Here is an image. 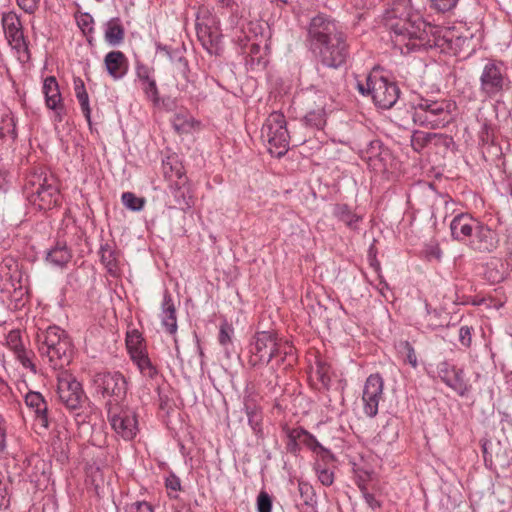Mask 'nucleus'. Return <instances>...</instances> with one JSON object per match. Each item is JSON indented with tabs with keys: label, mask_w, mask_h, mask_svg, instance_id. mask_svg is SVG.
<instances>
[{
	"label": "nucleus",
	"mask_w": 512,
	"mask_h": 512,
	"mask_svg": "<svg viewBox=\"0 0 512 512\" xmlns=\"http://www.w3.org/2000/svg\"><path fill=\"white\" fill-rule=\"evenodd\" d=\"M386 26L394 45L402 52L438 47L453 53L461 51L469 39L455 27H440L425 22L411 6V0H396L386 12Z\"/></svg>",
	"instance_id": "f257e3e1"
},
{
	"label": "nucleus",
	"mask_w": 512,
	"mask_h": 512,
	"mask_svg": "<svg viewBox=\"0 0 512 512\" xmlns=\"http://www.w3.org/2000/svg\"><path fill=\"white\" fill-rule=\"evenodd\" d=\"M308 40L323 65L337 68L345 63L348 57L346 36L333 19L324 14L313 17L308 26Z\"/></svg>",
	"instance_id": "f03ea898"
},
{
	"label": "nucleus",
	"mask_w": 512,
	"mask_h": 512,
	"mask_svg": "<svg viewBox=\"0 0 512 512\" xmlns=\"http://www.w3.org/2000/svg\"><path fill=\"white\" fill-rule=\"evenodd\" d=\"M450 232L453 240L476 254L492 253L500 244V236L495 229L468 213L454 216L450 222Z\"/></svg>",
	"instance_id": "7ed1b4c3"
},
{
	"label": "nucleus",
	"mask_w": 512,
	"mask_h": 512,
	"mask_svg": "<svg viewBox=\"0 0 512 512\" xmlns=\"http://www.w3.org/2000/svg\"><path fill=\"white\" fill-rule=\"evenodd\" d=\"M273 359L275 363L272 369L279 368L285 361H288L285 369L292 366L296 360L293 346L273 331L255 333L249 344V365L260 368L268 365Z\"/></svg>",
	"instance_id": "20e7f679"
},
{
	"label": "nucleus",
	"mask_w": 512,
	"mask_h": 512,
	"mask_svg": "<svg viewBox=\"0 0 512 512\" xmlns=\"http://www.w3.org/2000/svg\"><path fill=\"white\" fill-rule=\"evenodd\" d=\"M411 107L412 119L416 125L437 129L452 121L456 104L449 99L434 100L417 95L411 100Z\"/></svg>",
	"instance_id": "39448f33"
},
{
	"label": "nucleus",
	"mask_w": 512,
	"mask_h": 512,
	"mask_svg": "<svg viewBox=\"0 0 512 512\" xmlns=\"http://www.w3.org/2000/svg\"><path fill=\"white\" fill-rule=\"evenodd\" d=\"M26 189L31 204L40 211L51 210L61 203L58 180L45 168H34L29 173Z\"/></svg>",
	"instance_id": "423d86ee"
},
{
	"label": "nucleus",
	"mask_w": 512,
	"mask_h": 512,
	"mask_svg": "<svg viewBox=\"0 0 512 512\" xmlns=\"http://www.w3.org/2000/svg\"><path fill=\"white\" fill-rule=\"evenodd\" d=\"M39 352L53 369H62L73 358V345L67 333L58 326H49L37 335Z\"/></svg>",
	"instance_id": "0eeeda50"
},
{
	"label": "nucleus",
	"mask_w": 512,
	"mask_h": 512,
	"mask_svg": "<svg viewBox=\"0 0 512 512\" xmlns=\"http://www.w3.org/2000/svg\"><path fill=\"white\" fill-rule=\"evenodd\" d=\"M511 87L508 68L502 60L487 59L480 77L479 91L485 98L493 99Z\"/></svg>",
	"instance_id": "6e6552de"
},
{
	"label": "nucleus",
	"mask_w": 512,
	"mask_h": 512,
	"mask_svg": "<svg viewBox=\"0 0 512 512\" xmlns=\"http://www.w3.org/2000/svg\"><path fill=\"white\" fill-rule=\"evenodd\" d=\"M261 138L272 156L281 157L288 151L290 135L283 113L273 111L269 114L262 125Z\"/></svg>",
	"instance_id": "1a4fd4ad"
},
{
	"label": "nucleus",
	"mask_w": 512,
	"mask_h": 512,
	"mask_svg": "<svg viewBox=\"0 0 512 512\" xmlns=\"http://www.w3.org/2000/svg\"><path fill=\"white\" fill-rule=\"evenodd\" d=\"M358 88L362 94H365V92L371 94L374 103L382 109H390L397 102L400 93L395 82L390 81L378 72L369 74L366 88L363 84H359Z\"/></svg>",
	"instance_id": "9d476101"
},
{
	"label": "nucleus",
	"mask_w": 512,
	"mask_h": 512,
	"mask_svg": "<svg viewBox=\"0 0 512 512\" xmlns=\"http://www.w3.org/2000/svg\"><path fill=\"white\" fill-rule=\"evenodd\" d=\"M108 421L115 434L125 441L133 440L140 431L138 414L128 406L110 405Z\"/></svg>",
	"instance_id": "9b49d317"
},
{
	"label": "nucleus",
	"mask_w": 512,
	"mask_h": 512,
	"mask_svg": "<svg viewBox=\"0 0 512 512\" xmlns=\"http://www.w3.org/2000/svg\"><path fill=\"white\" fill-rule=\"evenodd\" d=\"M1 24L5 38L18 60L23 63L27 62L30 54L20 16L13 10L4 12L1 17Z\"/></svg>",
	"instance_id": "f8f14e48"
},
{
	"label": "nucleus",
	"mask_w": 512,
	"mask_h": 512,
	"mask_svg": "<svg viewBox=\"0 0 512 512\" xmlns=\"http://www.w3.org/2000/svg\"><path fill=\"white\" fill-rule=\"evenodd\" d=\"M300 97L307 111L303 118L305 126L317 130L323 129L326 124V107L329 101L327 94L310 88L304 91Z\"/></svg>",
	"instance_id": "ddd939ff"
},
{
	"label": "nucleus",
	"mask_w": 512,
	"mask_h": 512,
	"mask_svg": "<svg viewBox=\"0 0 512 512\" xmlns=\"http://www.w3.org/2000/svg\"><path fill=\"white\" fill-rule=\"evenodd\" d=\"M95 390L102 397H113L116 401L123 400L127 394V380L118 371L98 372L92 378Z\"/></svg>",
	"instance_id": "4468645a"
},
{
	"label": "nucleus",
	"mask_w": 512,
	"mask_h": 512,
	"mask_svg": "<svg viewBox=\"0 0 512 512\" xmlns=\"http://www.w3.org/2000/svg\"><path fill=\"white\" fill-rule=\"evenodd\" d=\"M57 394L61 403L70 410L80 408L86 399L81 383L67 372L58 375Z\"/></svg>",
	"instance_id": "2eb2a0df"
},
{
	"label": "nucleus",
	"mask_w": 512,
	"mask_h": 512,
	"mask_svg": "<svg viewBox=\"0 0 512 512\" xmlns=\"http://www.w3.org/2000/svg\"><path fill=\"white\" fill-rule=\"evenodd\" d=\"M0 289L8 295L22 296L25 293L23 273L13 258H5L0 264Z\"/></svg>",
	"instance_id": "dca6fc26"
},
{
	"label": "nucleus",
	"mask_w": 512,
	"mask_h": 512,
	"mask_svg": "<svg viewBox=\"0 0 512 512\" xmlns=\"http://www.w3.org/2000/svg\"><path fill=\"white\" fill-rule=\"evenodd\" d=\"M384 380L380 374H371L365 381L362 393L363 412L374 418L378 413L380 400L383 398Z\"/></svg>",
	"instance_id": "f3484780"
},
{
	"label": "nucleus",
	"mask_w": 512,
	"mask_h": 512,
	"mask_svg": "<svg viewBox=\"0 0 512 512\" xmlns=\"http://www.w3.org/2000/svg\"><path fill=\"white\" fill-rule=\"evenodd\" d=\"M42 93L44 95L46 108L53 112V121L56 123L62 122L66 114L65 103L60 92L58 81L54 76L44 78Z\"/></svg>",
	"instance_id": "a211bd4d"
},
{
	"label": "nucleus",
	"mask_w": 512,
	"mask_h": 512,
	"mask_svg": "<svg viewBox=\"0 0 512 512\" xmlns=\"http://www.w3.org/2000/svg\"><path fill=\"white\" fill-rule=\"evenodd\" d=\"M438 375L440 379L458 395L465 396L470 391L471 386L465 379V374L462 369L445 361L439 364Z\"/></svg>",
	"instance_id": "6ab92c4d"
},
{
	"label": "nucleus",
	"mask_w": 512,
	"mask_h": 512,
	"mask_svg": "<svg viewBox=\"0 0 512 512\" xmlns=\"http://www.w3.org/2000/svg\"><path fill=\"white\" fill-rule=\"evenodd\" d=\"M135 73L146 98L153 104L158 105L160 94L154 77V69L138 62L135 67Z\"/></svg>",
	"instance_id": "aec40b11"
},
{
	"label": "nucleus",
	"mask_w": 512,
	"mask_h": 512,
	"mask_svg": "<svg viewBox=\"0 0 512 512\" xmlns=\"http://www.w3.org/2000/svg\"><path fill=\"white\" fill-rule=\"evenodd\" d=\"M25 404L33 413L34 421L40 427L47 429L49 427L48 405L40 392L29 391L25 395Z\"/></svg>",
	"instance_id": "412c9836"
},
{
	"label": "nucleus",
	"mask_w": 512,
	"mask_h": 512,
	"mask_svg": "<svg viewBox=\"0 0 512 512\" xmlns=\"http://www.w3.org/2000/svg\"><path fill=\"white\" fill-rule=\"evenodd\" d=\"M104 65L108 74L114 80L122 79L128 70V61L123 52L119 50L110 51L104 57Z\"/></svg>",
	"instance_id": "4be33fe9"
},
{
	"label": "nucleus",
	"mask_w": 512,
	"mask_h": 512,
	"mask_svg": "<svg viewBox=\"0 0 512 512\" xmlns=\"http://www.w3.org/2000/svg\"><path fill=\"white\" fill-rule=\"evenodd\" d=\"M160 318L162 326L165 328V330L169 334L175 335L178 328L176 308L173 302V298L167 290H165L163 295Z\"/></svg>",
	"instance_id": "5701e85b"
},
{
	"label": "nucleus",
	"mask_w": 512,
	"mask_h": 512,
	"mask_svg": "<svg viewBox=\"0 0 512 512\" xmlns=\"http://www.w3.org/2000/svg\"><path fill=\"white\" fill-rule=\"evenodd\" d=\"M197 36L203 48L209 54H219L221 50V34L218 29L197 25Z\"/></svg>",
	"instance_id": "b1692460"
},
{
	"label": "nucleus",
	"mask_w": 512,
	"mask_h": 512,
	"mask_svg": "<svg viewBox=\"0 0 512 512\" xmlns=\"http://www.w3.org/2000/svg\"><path fill=\"white\" fill-rule=\"evenodd\" d=\"M434 142L435 144L441 143L446 147H449L453 142V139L444 134L415 131L412 135L411 144L415 151H421L428 144Z\"/></svg>",
	"instance_id": "393cba45"
},
{
	"label": "nucleus",
	"mask_w": 512,
	"mask_h": 512,
	"mask_svg": "<svg viewBox=\"0 0 512 512\" xmlns=\"http://www.w3.org/2000/svg\"><path fill=\"white\" fill-rule=\"evenodd\" d=\"M124 35V28L119 18H112L106 23L104 38L108 44L112 46L119 45L124 40Z\"/></svg>",
	"instance_id": "a878e982"
},
{
	"label": "nucleus",
	"mask_w": 512,
	"mask_h": 512,
	"mask_svg": "<svg viewBox=\"0 0 512 512\" xmlns=\"http://www.w3.org/2000/svg\"><path fill=\"white\" fill-rule=\"evenodd\" d=\"M130 359L136 365L143 377L153 379L158 375V368L150 359L148 351L137 354Z\"/></svg>",
	"instance_id": "bb28decb"
},
{
	"label": "nucleus",
	"mask_w": 512,
	"mask_h": 512,
	"mask_svg": "<svg viewBox=\"0 0 512 512\" xmlns=\"http://www.w3.org/2000/svg\"><path fill=\"white\" fill-rule=\"evenodd\" d=\"M333 215L350 229L356 230L361 217L355 214L347 204H336L333 208Z\"/></svg>",
	"instance_id": "cd10ccee"
},
{
	"label": "nucleus",
	"mask_w": 512,
	"mask_h": 512,
	"mask_svg": "<svg viewBox=\"0 0 512 512\" xmlns=\"http://www.w3.org/2000/svg\"><path fill=\"white\" fill-rule=\"evenodd\" d=\"M126 348L130 358L147 351L145 340L138 330L133 329L127 332Z\"/></svg>",
	"instance_id": "c85d7f7f"
},
{
	"label": "nucleus",
	"mask_w": 512,
	"mask_h": 512,
	"mask_svg": "<svg viewBox=\"0 0 512 512\" xmlns=\"http://www.w3.org/2000/svg\"><path fill=\"white\" fill-rule=\"evenodd\" d=\"M171 122L175 131L179 134L189 133L198 124L188 112L176 113Z\"/></svg>",
	"instance_id": "c756f323"
},
{
	"label": "nucleus",
	"mask_w": 512,
	"mask_h": 512,
	"mask_svg": "<svg viewBox=\"0 0 512 512\" xmlns=\"http://www.w3.org/2000/svg\"><path fill=\"white\" fill-rule=\"evenodd\" d=\"M70 259L71 253L66 245L57 244L47 255V261L57 267L65 266Z\"/></svg>",
	"instance_id": "7c9ffc66"
},
{
	"label": "nucleus",
	"mask_w": 512,
	"mask_h": 512,
	"mask_svg": "<svg viewBox=\"0 0 512 512\" xmlns=\"http://www.w3.org/2000/svg\"><path fill=\"white\" fill-rule=\"evenodd\" d=\"M316 367L312 371V377L321 384V387L328 389L331 384V368L323 360H316Z\"/></svg>",
	"instance_id": "2f4dec72"
},
{
	"label": "nucleus",
	"mask_w": 512,
	"mask_h": 512,
	"mask_svg": "<svg viewBox=\"0 0 512 512\" xmlns=\"http://www.w3.org/2000/svg\"><path fill=\"white\" fill-rule=\"evenodd\" d=\"M100 254L101 262L106 267L107 271L111 274H115L118 269L116 252L106 245L101 247Z\"/></svg>",
	"instance_id": "473e14b6"
},
{
	"label": "nucleus",
	"mask_w": 512,
	"mask_h": 512,
	"mask_svg": "<svg viewBox=\"0 0 512 512\" xmlns=\"http://www.w3.org/2000/svg\"><path fill=\"white\" fill-rule=\"evenodd\" d=\"M246 415L248 417V423L255 433H259L262 428V412L257 405L246 404L245 405Z\"/></svg>",
	"instance_id": "72a5a7b5"
},
{
	"label": "nucleus",
	"mask_w": 512,
	"mask_h": 512,
	"mask_svg": "<svg viewBox=\"0 0 512 512\" xmlns=\"http://www.w3.org/2000/svg\"><path fill=\"white\" fill-rule=\"evenodd\" d=\"M157 50L163 52L171 62L175 63L181 73L186 77L188 72V62L178 51H171L167 46H157Z\"/></svg>",
	"instance_id": "f704fd0d"
},
{
	"label": "nucleus",
	"mask_w": 512,
	"mask_h": 512,
	"mask_svg": "<svg viewBox=\"0 0 512 512\" xmlns=\"http://www.w3.org/2000/svg\"><path fill=\"white\" fill-rule=\"evenodd\" d=\"M123 205L131 211H141L145 205V199L137 197L132 192H124L121 196Z\"/></svg>",
	"instance_id": "c9c22d12"
},
{
	"label": "nucleus",
	"mask_w": 512,
	"mask_h": 512,
	"mask_svg": "<svg viewBox=\"0 0 512 512\" xmlns=\"http://www.w3.org/2000/svg\"><path fill=\"white\" fill-rule=\"evenodd\" d=\"M234 329L228 322H223L220 325L218 340L224 350L229 353V347L232 346V336Z\"/></svg>",
	"instance_id": "e433bc0d"
},
{
	"label": "nucleus",
	"mask_w": 512,
	"mask_h": 512,
	"mask_svg": "<svg viewBox=\"0 0 512 512\" xmlns=\"http://www.w3.org/2000/svg\"><path fill=\"white\" fill-rule=\"evenodd\" d=\"M400 351L405 354L404 361L408 363L412 368H417L418 358L415 349L408 341H403L399 345Z\"/></svg>",
	"instance_id": "4c0bfd02"
},
{
	"label": "nucleus",
	"mask_w": 512,
	"mask_h": 512,
	"mask_svg": "<svg viewBox=\"0 0 512 512\" xmlns=\"http://www.w3.org/2000/svg\"><path fill=\"white\" fill-rule=\"evenodd\" d=\"M16 359L21 363V365L33 373H36V366L33 363L34 353L30 350H26L25 348L21 349L19 352L14 354Z\"/></svg>",
	"instance_id": "58836bf2"
},
{
	"label": "nucleus",
	"mask_w": 512,
	"mask_h": 512,
	"mask_svg": "<svg viewBox=\"0 0 512 512\" xmlns=\"http://www.w3.org/2000/svg\"><path fill=\"white\" fill-rule=\"evenodd\" d=\"M382 143L378 140L371 141L366 152V159L370 165L376 166L375 161L379 157L382 160Z\"/></svg>",
	"instance_id": "ea45409f"
},
{
	"label": "nucleus",
	"mask_w": 512,
	"mask_h": 512,
	"mask_svg": "<svg viewBox=\"0 0 512 512\" xmlns=\"http://www.w3.org/2000/svg\"><path fill=\"white\" fill-rule=\"evenodd\" d=\"M7 347L15 354L24 348L21 335L18 330H12L6 337Z\"/></svg>",
	"instance_id": "a19ab883"
},
{
	"label": "nucleus",
	"mask_w": 512,
	"mask_h": 512,
	"mask_svg": "<svg viewBox=\"0 0 512 512\" xmlns=\"http://www.w3.org/2000/svg\"><path fill=\"white\" fill-rule=\"evenodd\" d=\"M314 470L317 474L319 481L324 486H331L333 484V482H334V472L333 471H331L330 469H328L320 464H316L314 467Z\"/></svg>",
	"instance_id": "79ce46f5"
},
{
	"label": "nucleus",
	"mask_w": 512,
	"mask_h": 512,
	"mask_svg": "<svg viewBox=\"0 0 512 512\" xmlns=\"http://www.w3.org/2000/svg\"><path fill=\"white\" fill-rule=\"evenodd\" d=\"M257 511L272 512V499L266 491H261L257 496Z\"/></svg>",
	"instance_id": "37998d69"
},
{
	"label": "nucleus",
	"mask_w": 512,
	"mask_h": 512,
	"mask_svg": "<svg viewBox=\"0 0 512 512\" xmlns=\"http://www.w3.org/2000/svg\"><path fill=\"white\" fill-rule=\"evenodd\" d=\"M76 98L79 102L81 111H82L86 121L88 122L89 125H91V108H90L88 93L86 92L83 94L76 95Z\"/></svg>",
	"instance_id": "c03bdc74"
},
{
	"label": "nucleus",
	"mask_w": 512,
	"mask_h": 512,
	"mask_svg": "<svg viewBox=\"0 0 512 512\" xmlns=\"http://www.w3.org/2000/svg\"><path fill=\"white\" fill-rule=\"evenodd\" d=\"M459 0H431V7L438 12H448L456 7Z\"/></svg>",
	"instance_id": "a18cd8bd"
},
{
	"label": "nucleus",
	"mask_w": 512,
	"mask_h": 512,
	"mask_svg": "<svg viewBox=\"0 0 512 512\" xmlns=\"http://www.w3.org/2000/svg\"><path fill=\"white\" fill-rule=\"evenodd\" d=\"M17 6L25 13L32 15L34 14L40 5L41 0H15Z\"/></svg>",
	"instance_id": "49530a36"
},
{
	"label": "nucleus",
	"mask_w": 512,
	"mask_h": 512,
	"mask_svg": "<svg viewBox=\"0 0 512 512\" xmlns=\"http://www.w3.org/2000/svg\"><path fill=\"white\" fill-rule=\"evenodd\" d=\"M288 437L294 442L297 440L306 441L307 439L312 440L313 442H316V439L314 436H312L306 430H304L303 428H300V427L291 429L288 433Z\"/></svg>",
	"instance_id": "de8ad7c7"
},
{
	"label": "nucleus",
	"mask_w": 512,
	"mask_h": 512,
	"mask_svg": "<svg viewBox=\"0 0 512 512\" xmlns=\"http://www.w3.org/2000/svg\"><path fill=\"white\" fill-rule=\"evenodd\" d=\"M360 491L362 493V496L366 502V504L372 509L376 510L381 507L380 501L376 499V497L369 493L367 488L364 485H359Z\"/></svg>",
	"instance_id": "09e8293b"
},
{
	"label": "nucleus",
	"mask_w": 512,
	"mask_h": 512,
	"mask_svg": "<svg viewBox=\"0 0 512 512\" xmlns=\"http://www.w3.org/2000/svg\"><path fill=\"white\" fill-rule=\"evenodd\" d=\"M459 341L460 343L468 348L472 343V329L469 326H462L459 329Z\"/></svg>",
	"instance_id": "8fccbe9b"
},
{
	"label": "nucleus",
	"mask_w": 512,
	"mask_h": 512,
	"mask_svg": "<svg viewBox=\"0 0 512 512\" xmlns=\"http://www.w3.org/2000/svg\"><path fill=\"white\" fill-rule=\"evenodd\" d=\"M125 512H153L150 504L144 501H137L130 505H127Z\"/></svg>",
	"instance_id": "3c124183"
},
{
	"label": "nucleus",
	"mask_w": 512,
	"mask_h": 512,
	"mask_svg": "<svg viewBox=\"0 0 512 512\" xmlns=\"http://www.w3.org/2000/svg\"><path fill=\"white\" fill-rule=\"evenodd\" d=\"M165 486L169 491L178 492L181 489L180 479L176 475L171 474L166 478Z\"/></svg>",
	"instance_id": "603ef678"
},
{
	"label": "nucleus",
	"mask_w": 512,
	"mask_h": 512,
	"mask_svg": "<svg viewBox=\"0 0 512 512\" xmlns=\"http://www.w3.org/2000/svg\"><path fill=\"white\" fill-rule=\"evenodd\" d=\"M6 437H7L6 421L0 415V452H3L6 448Z\"/></svg>",
	"instance_id": "864d4df0"
},
{
	"label": "nucleus",
	"mask_w": 512,
	"mask_h": 512,
	"mask_svg": "<svg viewBox=\"0 0 512 512\" xmlns=\"http://www.w3.org/2000/svg\"><path fill=\"white\" fill-rule=\"evenodd\" d=\"M73 88H74L75 96L87 92L84 81L80 77H74Z\"/></svg>",
	"instance_id": "5fc2aeb1"
},
{
	"label": "nucleus",
	"mask_w": 512,
	"mask_h": 512,
	"mask_svg": "<svg viewBox=\"0 0 512 512\" xmlns=\"http://www.w3.org/2000/svg\"><path fill=\"white\" fill-rule=\"evenodd\" d=\"M218 7L227 9L231 12L234 11V8L237 6L235 0H215Z\"/></svg>",
	"instance_id": "6e6d98bb"
},
{
	"label": "nucleus",
	"mask_w": 512,
	"mask_h": 512,
	"mask_svg": "<svg viewBox=\"0 0 512 512\" xmlns=\"http://www.w3.org/2000/svg\"><path fill=\"white\" fill-rule=\"evenodd\" d=\"M427 256L440 260L442 257V251L438 245H433L427 249Z\"/></svg>",
	"instance_id": "4d7b16f0"
},
{
	"label": "nucleus",
	"mask_w": 512,
	"mask_h": 512,
	"mask_svg": "<svg viewBox=\"0 0 512 512\" xmlns=\"http://www.w3.org/2000/svg\"><path fill=\"white\" fill-rule=\"evenodd\" d=\"M426 306V311H427V316L428 317H433V316H437L438 315V312L436 310H430L429 309V305L426 303L425 304Z\"/></svg>",
	"instance_id": "13d9d810"
},
{
	"label": "nucleus",
	"mask_w": 512,
	"mask_h": 512,
	"mask_svg": "<svg viewBox=\"0 0 512 512\" xmlns=\"http://www.w3.org/2000/svg\"><path fill=\"white\" fill-rule=\"evenodd\" d=\"M438 325L433 323H427V328L430 330H434Z\"/></svg>",
	"instance_id": "bf43d9fd"
},
{
	"label": "nucleus",
	"mask_w": 512,
	"mask_h": 512,
	"mask_svg": "<svg viewBox=\"0 0 512 512\" xmlns=\"http://www.w3.org/2000/svg\"><path fill=\"white\" fill-rule=\"evenodd\" d=\"M257 49H258V46H257V45L253 44V45L251 46V52H254V51H255V50H257Z\"/></svg>",
	"instance_id": "052dcab7"
},
{
	"label": "nucleus",
	"mask_w": 512,
	"mask_h": 512,
	"mask_svg": "<svg viewBox=\"0 0 512 512\" xmlns=\"http://www.w3.org/2000/svg\"><path fill=\"white\" fill-rule=\"evenodd\" d=\"M176 175H177L178 177H180V176H181V171H180V170H177Z\"/></svg>",
	"instance_id": "680f3d73"
},
{
	"label": "nucleus",
	"mask_w": 512,
	"mask_h": 512,
	"mask_svg": "<svg viewBox=\"0 0 512 512\" xmlns=\"http://www.w3.org/2000/svg\"><path fill=\"white\" fill-rule=\"evenodd\" d=\"M167 164H169V162H168V161H167V162H165V161L163 162L164 168H166V165H167Z\"/></svg>",
	"instance_id": "e2e57ef3"
},
{
	"label": "nucleus",
	"mask_w": 512,
	"mask_h": 512,
	"mask_svg": "<svg viewBox=\"0 0 512 512\" xmlns=\"http://www.w3.org/2000/svg\"><path fill=\"white\" fill-rule=\"evenodd\" d=\"M311 442H308V445H311V443H315V444H318V442H313L312 440H310Z\"/></svg>",
	"instance_id": "0e129e2a"
},
{
	"label": "nucleus",
	"mask_w": 512,
	"mask_h": 512,
	"mask_svg": "<svg viewBox=\"0 0 512 512\" xmlns=\"http://www.w3.org/2000/svg\"><path fill=\"white\" fill-rule=\"evenodd\" d=\"M375 268H376V270H378V269L380 268V267H379V264H376V265H375Z\"/></svg>",
	"instance_id": "69168bd1"
},
{
	"label": "nucleus",
	"mask_w": 512,
	"mask_h": 512,
	"mask_svg": "<svg viewBox=\"0 0 512 512\" xmlns=\"http://www.w3.org/2000/svg\"><path fill=\"white\" fill-rule=\"evenodd\" d=\"M2 384H3V380L0 378V385H2Z\"/></svg>",
	"instance_id": "338daca9"
}]
</instances>
